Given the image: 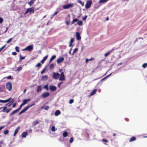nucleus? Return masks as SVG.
<instances>
[{"mask_svg":"<svg viewBox=\"0 0 147 147\" xmlns=\"http://www.w3.org/2000/svg\"><path fill=\"white\" fill-rule=\"evenodd\" d=\"M92 3V1L91 0L87 1L85 5L86 8V9L89 8L90 7Z\"/></svg>","mask_w":147,"mask_h":147,"instance_id":"f257e3e1","label":"nucleus"},{"mask_svg":"<svg viewBox=\"0 0 147 147\" xmlns=\"http://www.w3.org/2000/svg\"><path fill=\"white\" fill-rule=\"evenodd\" d=\"M6 87L7 89L9 91H10L12 89V85L9 82H8L6 84Z\"/></svg>","mask_w":147,"mask_h":147,"instance_id":"f03ea898","label":"nucleus"},{"mask_svg":"<svg viewBox=\"0 0 147 147\" xmlns=\"http://www.w3.org/2000/svg\"><path fill=\"white\" fill-rule=\"evenodd\" d=\"M74 5L73 4H69L67 5H64L63 6L64 9H67L69 8L73 7Z\"/></svg>","mask_w":147,"mask_h":147,"instance_id":"7ed1b4c3","label":"nucleus"},{"mask_svg":"<svg viewBox=\"0 0 147 147\" xmlns=\"http://www.w3.org/2000/svg\"><path fill=\"white\" fill-rule=\"evenodd\" d=\"M50 95V94L48 92L43 93L41 95V96L43 98H46Z\"/></svg>","mask_w":147,"mask_h":147,"instance_id":"20e7f679","label":"nucleus"},{"mask_svg":"<svg viewBox=\"0 0 147 147\" xmlns=\"http://www.w3.org/2000/svg\"><path fill=\"white\" fill-rule=\"evenodd\" d=\"M53 78L55 79H57L58 78L60 74L58 73H55L53 72Z\"/></svg>","mask_w":147,"mask_h":147,"instance_id":"39448f33","label":"nucleus"},{"mask_svg":"<svg viewBox=\"0 0 147 147\" xmlns=\"http://www.w3.org/2000/svg\"><path fill=\"white\" fill-rule=\"evenodd\" d=\"M65 76L63 72H62L61 73L60 78H59V80L60 81H63L65 80Z\"/></svg>","mask_w":147,"mask_h":147,"instance_id":"423d86ee","label":"nucleus"},{"mask_svg":"<svg viewBox=\"0 0 147 147\" xmlns=\"http://www.w3.org/2000/svg\"><path fill=\"white\" fill-rule=\"evenodd\" d=\"M64 60V58L63 57H61L58 58L57 60V62L59 64L62 62Z\"/></svg>","mask_w":147,"mask_h":147,"instance_id":"0eeeda50","label":"nucleus"},{"mask_svg":"<svg viewBox=\"0 0 147 147\" xmlns=\"http://www.w3.org/2000/svg\"><path fill=\"white\" fill-rule=\"evenodd\" d=\"M49 89L51 91H55L57 90V88L55 86L51 85L49 86Z\"/></svg>","mask_w":147,"mask_h":147,"instance_id":"6e6552de","label":"nucleus"},{"mask_svg":"<svg viewBox=\"0 0 147 147\" xmlns=\"http://www.w3.org/2000/svg\"><path fill=\"white\" fill-rule=\"evenodd\" d=\"M6 102H9V103H12L13 102L14 100L11 98H9L5 100Z\"/></svg>","mask_w":147,"mask_h":147,"instance_id":"1a4fd4ad","label":"nucleus"},{"mask_svg":"<svg viewBox=\"0 0 147 147\" xmlns=\"http://www.w3.org/2000/svg\"><path fill=\"white\" fill-rule=\"evenodd\" d=\"M76 34L77 39L79 40L81 39V37L80 35V33L79 32H77L76 33Z\"/></svg>","mask_w":147,"mask_h":147,"instance_id":"9d476101","label":"nucleus"},{"mask_svg":"<svg viewBox=\"0 0 147 147\" xmlns=\"http://www.w3.org/2000/svg\"><path fill=\"white\" fill-rule=\"evenodd\" d=\"M29 12L30 13H34V11L33 7L28 8V12Z\"/></svg>","mask_w":147,"mask_h":147,"instance_id":"9b49d317","label":"nucleus"},{"mask_svg":"<svg viewBox=\"0 0 147 147\" xmlns=\"http://www.w3.org/2000/svg\"><path fill=\"white\" fill-rule=\"evenodd\" d=\"M40 121L38 120H36L34 121L32 123V126H35L37 124H39V123Z\"/></svg>","mask_w":147,"mask_h":147,"instance_id":"f8f14e48","label":"nucleus"},{"mask_svg":"<svg viewBox=\"0 0 147 147\" xmlns=\"http://www.w3.org/2000/svg\"><path fill=\"white\" fill-rule=\"evenodd\" d=\"M28 109V106L26 107L25 108L22 109L19 113V115H20L22 113H23L24 112L26 111Z\"/></svg>","mask_w":147,"mask_h":147,"instance_id":"ddd939ff","label":"nucleus"},{"mask_svg":"<svg viewBox=\"0 0 147 147\" xmlns=\"http://www.w3.org/2000/svg\"><path fill=\"white\" fill-rule=\"evenodd\" d=\"M36 0H30V1L28 2V4L30 6H32L35 3Z\"/></svg>","mask_w":147,"mask_h":147,"instance_id":"4468645a","label":"nucleus"},{"mask_svg":"<svg viewBox=\"0 0 147 147\" xmlns=\"http://www.w3.org/2000/svg\"><path fill=\"white\" fill-rule=\"evenodd\" d=\"M34 46L33 45H31L28 46V51H31L33 49Z\"/></svg>","mask_w":147,"mask_h":147,"instance_id":"2eb2a0df","label":"nucleus"},{"mask_svg":"<svg viewBox=\"0 0 147 147\" xmlns=\"http://www.w3.org/2000/svg\"><path fill=\"white\" fill-rule=\"evenodd\" d=\"M48 57V55H47L40 62L42 63H43L45 61L47 60Z\"/></svg>","mask_w":147,"mask_h":147,"instance_id":"dca6fc26","label":"nucleus"},{"mask_svg":"<svg viewBox=\"0 0 147 147\" xmlns=\"http://www.w3.org/2000/svg\"><path fill=\"white\" fill-rule=\"evenodd\" d=\"M61 112L59 110H57L55 111V116H57L59 115L60 114Z\"/></svg>","mask_w":147,"mask_h":147,"instance_id":"f3484780","label":"nucleus"},{"mask_svg":"<svg viewBox=\"0 0 147 147\" xmlns=\"http://www.w3.org/2000/svg\"><path fill=\"white\" fill-rule=\"evenodd\" d=\"M20 127H18L15 130V131H14V133L13 134V136H15L16 134H17V133L19 129H20Z\"/></svg>","mask_w":147,"mask_h":147,"instance_id":"a211bd4d","label":"nucleus"},{"mask_svg":"<svg viewBox=\"0 0 147 147\" xmlns=\"http://www.w3.org/2000/svg\"><path fill=\"white\" fill-rule=\"evenodd\" d=\"M27 135V132H24L22 133L21 136L22 138H25L26 137Z\"/></svg>","mask_w":147,"mask_h":147,"instance_id":"6ab92c4d","label":"nucleus"},{"mask_svg":"<svg viewBox=\"0 0 147 147\" xmlns=\"http://www.w3.org/2000/svg\"><path fill=\"white\" fill-rule=\"evenodd\" d=\"M42 90L41 86H39L37 87V92H40Z\"/></svg>","mask_w":147,"mask_h":147,"instance_id":"aec40b11","label":"nucleus"},{"mask_svg":"<svg viewBox=\"0 0 147 147\" xmlns=\"http://www.w3.org/2000/svg\"><path fill=\"white\" fill-rule=\"evenodd\" d=\"M49 107L48 106H45L44 107H41V109H44L46 110H47L49 109Z\"/></svg>","mask_w":147,"mask_h":147,"instance_id":"412c9836","label":"nucleus"},{"mask_svg":"<svg viewBox=\"0 0 147 147\" xmlns=\"http://www.w3.org/2000/svg\"><path fill=\"white\" fill-rule=\"evenodd\" d=\"M7 107L6 106H4L0 107V110L1 109H3V110L1 111V112H5V110L7 109Z\"/></svg>","mask_w":147,"mask_h":147,"instance_id":"4be33fe9","label":"nucleus"},{"mask_svg":"<svg viewBox=\"0 0 147 147\" xmlns=\"http://www.w3.org/2000/svg\"><path fill=\"white\" fill-rule=\"evenodd\" d=\"M78 19L77 18H75L73 19V20L71 22V24H74L75 22H78Z\"/></svg>","mask_w":147,"mask_h":147,"instance_id":"5701e85b","label":"nucleus"},{"mask_svg":"<svg viewBox=\"0 0 147 147\" xmlns=\"http://www.w3.org/2000/svg\"><path fill=\"white\" fill-rule=\"evenodd\" d=\"M18 111H19L18 110V109H16V110H15L13 111L12 112V113L11 114H10L9 115V116H12V115H13L14 114H15Z\"/></svg>","mask_w":147,"mask_h":147,"instance_id":"b1692460","label":"nucleus"},{"mask_svg":"<svg viewBox=\"0 0 147 147\" xmlns=\"http://www.w3.org/2000/svg\"><path fill=\"white\" fill-rule=\"evenodd\" d=\"M136 138L135 137H133L130 139L129 140V142H131L134 141L136 140Z\"/></svg>","mask_w":147,"mask_h":147,"instance_id":"393cba45","label":"nucleus"},{"mask_svg":"<svg viewBox=\"0 0 147 147\" xmlns=\"http://www.w3.org/2000/svg\"><path fill=\"white\" fill-rule=\"evenodd\" d=\"M97 90L96 89H95L93 90L90 93V95L92 96L94 95L96 92Z\"/></svg>","mask_w":147,"mask_h":147,"instance_id":"a878e982","label":"nucleus"},{"mask_svg":"<svg viewBox=\"0 0 147 147\" xmlns=\"http://www.w3.org/2000/svg\"><path fill=\"white\" fill-rule=\"evenodd\" d=\"M68 136V133L66 131H64L63 132V137H67Z\"/></svg>","mask_w":147,"mask_h":147,"instance_id":"bb28decb","label":"nucleus"},{"mask_svg":"<svg viewBox=\"0 0 147 147\" xmlns=\"http://www.w3.org/2000/svg\"><path fill=\"white\" fill-rule=\"evenodd\" d=\"M77 24L79 26H82L83 24V22L82 20H80L78 22Z\"/></svg>","mask_w":147,"mask_h":147,"instance_id":"cd10ccee","label":"nucleus"},{"mask_svg":"<svg viewBox=\"0 0 147 147\" xmlns=\"http://www.w3.org/2000/svg\"><path fill=\"white\" fill-rule=\"evenodd\" d=\"M56 57V56L55 55H53L50 58L49 61V62H51L53 60L55 59Z\"/></svg>","mask_w":147,"mask_h":147,"instance_id":"c85d7f7f","label":"nucleus"},{"mask_svg":"<svg viewBox=\"0 0 147 147\" xmlns=\"http://www.w3.org/2000/svg\"><path fill=\"white\" fill-rule=\"evenodd\" d=\"M94 58H91L90 59H86V63H87L89 61H91L94 60Z\"/></svg>","mask_w":147,"mask_h":147,"instance_id":"c756f323","label":"nucleus"},{"mask_svg":"<svg viewBox=\"0 0 147 147\" xmlns=\"http://www.w3.org/2000/svg\"><path fill=\"white\" fill-rule=\"evenodd\" d=\"M78 2L81 4L82 6H83L84 5V4L83 2H82L80 0H78L77 1Z\"/></svg>","mask_w":147,"mask_h":147,"instance_id":"7c9ffc66","label":"nucleus"},{"mask_svg":"<svg viewBox=\"0 0 147 147\" xmlns=\"http://www.w3.org/2000/svg\"><path fill=\"white\" fill-rule=\"evenodd\" d=\"M74 39L73 38H71V39L69 45V47H71L72 46V43H73V42H74Z\"/></svg>","mask_w":147,"mask_h":147,"instance_id":"2f4dec72","label":"nucleus"},{"mask_svg":"<svg viewBox=\"0 0 147 147\" xmlns=\"http://www.w3.org/2000/svg\"><path fill=\"white\" fill-rule=\"evenodd\" d=\"M48 78V76L46 75L42 77V79L43 80L45 81Z\"/></svg>","mask_w":147,"mask_h":147,"instance_id":"473e14b6","label":"nucleus"},{"mask_svg":"<svg viewBox=\"0 0 147 147\" xmlns=\"http://www.w3.org/2000/svg\"><path fill=\"white\" fill-rule=\"evenodd\" d=\"M108 0H100L99 1V3H104L107 2Z\"/></svg>","mask_w":147,"mask_h":147,"instance_id":"72a5a7b5","label":"nucleus"},{"mask_svg":"<svg viewBox=\"0 0 147 147\" xmlns=\"http://www.w3.org/2000/svg\"><path fill=\"white\" fill-rule=\"evenodd\" d=\"M54 64L53 63H52L50 65L49 68L50 69H52L54 68Z\"/></svg>","mask_w":147,"mask_h":147,"instance_id":"f704fd0d","label":"nucleus"},{"mask_svg":"<svg viewBox=\"0 0 147 147\" xmlns=\"http://www.w3.org/2000/svg\"><path fill=\"white\" fill-rule=\"evenodd\" d=\"M28 102V99H25L23 100L22 104L24 105L27 103Z\"/></svg>","mask_w":147,"mask_h":147,"instance_id":"c9c22d12","label":"nucleus"},{"mask_svg":"<svg viewBox=\"0 0 147 147\" xmlns=\"http://www.w3.org/2000/svg\"><path fill=\"white\" fill-rule=\"evenodd\" d=\"M78 48H76L75 49L73 50V53L72 55H74V53H76L78 51Z\"/></svg>","mask_w":147,"mask_h":147,"instance_id":"e433bc0d","label":"nucleus"},{"mask_svg":"<svg viewBox=\"0 0 147 147\" xmlns=\"http://www.w3.org/2000/svg\"><path fill=\"white\" fill-rule=\"evenodd\" d=\"M22 67L20 66H19L18 67L17 69L16 70V71H21L22 69Z\"/></svg>","mask_w":147,"mask_h":147,"instance_id":"4c0bfd02","label":"nucleus"},{"mask_svg":"<svg viewBox=\"0 0 147 147\" xmlns=\"http://www.w3.org/2000/svg\"><path fill=\"white\" fill-rule=\"evenodd\" d=\"M147 66V63H144L142 65V67L144 68H145Z\"/></svg>","mask_w":147,"mask_h":147,"instance_id":"58836bf2","label":"nucleus"},{"mask_svg":"<svg viewBox=\"0 0 147 147\" xmlns=\"http://www.w3.org/2000/svg\"><path fill=\"white\" fill-rule=\"evenodd\" d=\"M110 53L111 51H109L107 53L105 54L104 55L105 57H107Z\"/></svg>","mask_w":147,"mask_h":147,"instance_id":"ea45409f","label":"nucleus"},{"mask_svg":"<svg viewBox=\"0 0 147 147\" xmlns=\"http://www.w3.org/2000/svg\"><path fill=\"white\" fill-rule=\"evenodd\" d=\"M51 130L52 131H55V127L54 126H53L52 127Z\"/></svg>","mask_w":147,"mask_h":147,"instance_id":"a19ab883","label":"nucleus"},{"mask_svg":"<svg viewBox=\"0 0 147 147\" xmlns=\"http://www.w3.org/2000/svg\"><path fill=\"white\" fill-rule=\"evenodd\" d=\"M44 88H45L47 90H48L49 88L48 86V84H46L45 85L44 87Z\"/></svg>","mask_w":147,"mask_h":147,"instance_id":"79ce46f5","label":"nucleus"},{"mask_svg":"<svg viewBox=\"0 0 147 147\" xmlns=\"http://www.w3.org/2000/svg\"><path fill=\"white\" fill-rule=\"evenodd\" d=\"M9 132V130L7 129L5 130L4 132V134L5 135L7 134Z\"/></svg>","mask_w":147,"mask_h":147,"instance_id":"37998d69","label":"nucleus"},{"mask_svg":"<svg viewBox=\"0 0 147 147\" xmlns=\"http://www.w3.org/2000/svg\"><path fill=\"white\" fill-rule=\"evenodd\" d=\"M74 141V138L73 137H71L69 140V142L70 143H72Z\"/></svg>","mask_w":147,"mask_h":147,"instance_id":"c03bdc74","label":"nucleus"},{"mask_svg":"<svg viewBox=\"0 0 147 147\" xmlns=\"http://www.w3.org/2000/svg\"><path fill=\"white\" fill-rule=\"evenodd\" d=\"M88 16L87 15H85V16L82 18V20H85L87 18Z\"/></svg>","mask_w":147,"mask_h":147,"instance_id":"a18cd8bd","label":"nucleus"},{"mask_svg":"<svg viewBox=\"0 0 147 147\" xmlns=\"http://www.w3.org/2000/svg\"><path fill=\"white\" fill-rule=\"evenodd\" d=\"M19 47H18L16 46L15 47V50L17 52H19Z\"/></svg>","mask_w":147,"mask_h":147,"instance_id":"49530a36","label":"nucleus"},{"mask_svg":"<svg viewBox=\"0 0 147 147\" xmlns=\"http://www.w3.org/2000/svg\"><path fill=\"white\" fill-rule=\"evenodd\" d=\"M20 59H21V60L24 59L25 58V57H22L21 55H20Z\"/></svg>","mask_w":147,"mask_h":147,"instance_id":"de8ad7c7","label":"nucleus"},{"mask_svg":"<svg viewBox=\"0 0 147 147\" xmlns=\"http://www.w3.org/2000/svg\"><path fill=\"white\" fill-rule=\"evenodd\" d=\"M0 103H6L5 100H2L0 99Z\"/></svg>","mask_w":147,"mask_h":147,"instance_id":"09e8293b","label":"nucleus"},{"mask_svg":"<svg viewBox=\"0 0 147 147\" xmlns=\"http://www.w3.org/2000/svg\"><path fill=\"white\" fill-rule=\"evenodd\" d=\"M35 105V103H33L32 105L29 104L28 105V109L30 107H31L32 106H33Z\"/></svg>","mask_w":147,"mask_h":147,"instance_id":"8fccbe9b","label":"nucleus"},{"mask_svg":"<svg viewBox=\"0 0 147 147\" xmlns=\"http://www.w3.org/2000/svg\"><path fill=\"white\" fill-rule=\"evenodd\" d=\"M24 105L22 104V103L20 105V107H19V108L18 109V110L19 111V110L21 109V108H22V107Z\"/></svg>","mask_w":147,"mask_h":147,"instance_id":"3c124183","label":"nucleus"},{"mask_svg":"<svg viewBox=\"0 0 147 147\" xmlns=\"http://www.w3.org/2000/svg\"><path fill=\"white\" fill-rule=\"evenodd\" d=\"M41 66V64L40 63H38L37 65H36V67H39Z\"/></svg>","mask_w":147,"mask_h":147,"instance_id":"603ef678","label":"nucleus"},{"mask_svg":"<svg viewBox=\"0 0 147 147\" xmlns=\"http://www.w3.org/2000/svg\"><path fill=\"white\" fill-rule=\"evenodd\" d=\"M102 141L105 142H108V140L105 138L103 139L102 140Z\"/></svg>","mask_w":147,"mask_h":147,"instance_id":"864d4df0","label":"nucleus"},{"mask_svg":"<svg viewBox=\"0 0 147 147\" xmlns=\"http://www.w3.org/2000/svg\"><path fill=\"white\" fill-rule=\"evenodd\" d=\"M11 109L10 108L8 109H7V110H6V111H5V112H6L7 113H9Z\"/></svg>","mask_w":147,"mask_h":147,"instance_id":"5fc2aeb1","label":"nucleus"},{"mask_svg":"<svg viewBox=\"0 0 147 147\" xmlns=\"http://www.w3.org/2000/svg\"><path fill=\"white\" fill-rule=\"evenodd\" d=\"M12 38H9L6 42V43H9L10 41H11L12 40Z\"/></svg>","mask_w":147,"mask_h":147,"instance_id":"6e6d98bb","label":"nucleus"},{"mask_svg":"<svg viewBox=\"0 0 147 147\" xmlns=\"http://www.w3.org/2000/svg\"><path fill=\"white\" fill-rule=\"evenodd\" d=\"M74 102V100L72 99H71L69 101V103L70 104H71L73 103Z\"/></svg>","mask_w":147,"mask_h":147,"instance_id":"4d7b16f0","label":"nucleus"},{"mask_svg":"<svg viewBox=\"0 0 147 147\" xmlns=\"http://www.w3.org/2000/svg\"><path fill=\"white\" fill-rule=\"evenodd\" d=\"M3 21V19L2 18L0 17V24H1Z\"/></svg>","mask_w":147,"mask_h":147,"instance_id":"13d9d810","label":"nucleus"},{"mask_svg":"<svg viewBox=\"0 0 147 147\" xmlns=\"http://www.w3.org/2000/svg\"><path fill=\"white\" fill-rule=\"evenodd\" d=\"M12 104V103H9H9H8L6 105L8 107H10V106H11V104Z\"/></svg>","mask_w":147,"mask_h":147,"instance_id":"bf43d9fd","label":"nucleus"},{"mask_svg":"<svg viewBox=\"0 0 147 147\" xmlns=\"http://www.w3.org/2000/svg\"><path fill=\"white\" fill-rule=\"evenodd\" d=\"M6 45H5L3 47H2L0 49V51H1L4 47H5Z\"/></svg>","mask_w":147,"mask_h":147,"instance_id":"052dcab7","label":"nucleus"},{"mask_svg":"<svg viewBox=\"0 0 147 147\" xmlns=\"http://www.w3.org/2000/svg\"><path fill=\"white\" fill-rule=\"evenodd\" d=\"M65 23L67 25H68L69 24V22L68 21H66Z\"/></svg>","mask_w":147,"mask_h":147,"instance_id":"680f3d73","label":"nucleus"},{"mask_svg":"<svg viewBox=\"0 0 147 147\" xmlns=\"http://www.w3.org/2000/svg\"><path fill=\"white\" fill-rule=\"evenodd\" d=\"M12 54L13 55H15L17 54V53L15 52H13L12 53Z\"/></svg>","mask_w":147,"mask_h":147,"instance_id":"e2e57ef3","label":"nucleus"},{"mask_svg":"<svg viewBox=\"0 0 147 147\" xmlns=\"http://www.w3.org/2000/svg\"><path fill=\"white\" fill-rule=\"evenodd\" d=\"M7 78L8 79H10L11 78V76H9L7 77Z\"/></svg>","mask_w":147,"mask_h":147,"instance_id":"0e129e2a","label":"nucleus"},{"mask_svg":"<svg viewBox=\"0 0 147 147\" xmlns=\"http://www.w3.org/2000/svg\"><path fill=\"white\" fill-rule=\"evenodd\" d=\"M45 71V68L41 72V74H43Z\"/></svg>","mask_w":147,"mask_h":147,"instance_id":"69168bd1","label":"nucleus"},{"mask_svg":"<svg viewBox=\"0 0 147 147\" xmlns=\"http://www.w3.org/2000/svg\"><path fill=\"white\" fill-rule=\"evenodd\" d=\"M63 83V82H61L60 83H59L58 85V86L59 87L60 86L61 84Z\"/></svg>","mask_w":147,"mask_h":147,"instance_id":"338daca9","label":"nucleus"},{"mask_svg":"<svg viewBox=\"0 0 147 147\" xmlns=\"http://www.w3.org/2000/svg\"><path fill=\"white\" fill-rule=\"evenodd\" d=\"M3 144V140H1L0 141V144L1 145Z\"/></svg>","mask_w":147,"mask_h":147,"instance_id":"774afa93","label":"nucleus"}]
</instances>
